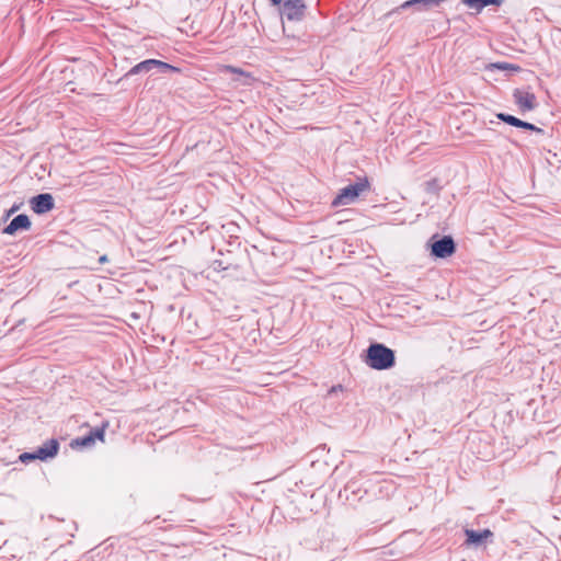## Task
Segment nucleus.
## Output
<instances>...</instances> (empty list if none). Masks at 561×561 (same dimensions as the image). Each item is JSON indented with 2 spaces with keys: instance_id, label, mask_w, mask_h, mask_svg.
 <instances>
[{
  "instance_id": "17",
  "label": "nucleus",
  "mask_w": 561,
  "mask_h": 561,
  "mask_svg": "<svg viewBox=\"0 0 561 561\" xmlns=\"http://www.w3.org/2000/svg\"><path fill=\"white\" fill-rule=\"evenodd\" d=\"M330 392H336V388H335V387H332V389L330 390Z\"/></svg>"
},
{
  "instance_id": "13",
  "label": "nucleus",
  "mask_w": 561,
  "mask_h": 561,
  "mask_svg": "<svg viewBox=\"0 0 561 561\" xmlns=\"http://www.w3.org/2000/svg\"><path fill=\"white\" fill-rule=\"evenodd\" d=\"M504 0H462V3L470 9H474L477 12H481L483 8L488 5L500 7Z\"/></svg>"
},
{
  "instance_id": "16",
  "label": "nucleus",
  "mask_w": 561,
  "mask_h": 561,
  "mask_svg": "<svg viewBox=\"0 0 561 561\" xmlns=\"http://www.w3.org/2000/svg\"><path fill=\"white\" fill-rule=\"evenodd\" d=\"M274 4H280L282 0H271Z\"/></svg>"
},
{
  "instance_id": "8",
  "label": "nucleus",
  "mask_w": 561,
  "mask_h": 561,
  "mask_svg": "<svg viewBox=\"0 0 561 561\" xmlns=\"http://www.w3.org/2000/svg\"><path fill=\"white\" fill-rule=\"evenodd\" d=\"M31 207L36 214H45L54 208V198L48 193H43L34 196L30 201Z\"/></svg>"
},
{
  "instance_id": "4",
  "label": "nucleus",
  "mask_w": 561,
  "mask_h": 561,
  "mask_svg": "<svg viewBox=\"0 0 561 561\" xmlns=\"http://www.w3.org/2000/svg\"><path fill=\"white\" fill-rule=\"evenodd\" d=\"M59 450V443L57 439L51 438L43 444L39 448H37L34 453H23L20 456V460L22 462H26L30 460H47L57 455Z\"/></svg>"
},
{
  "instance_id": "15",
  "label": "nucleus",
  "mask_w": 561,
  "mask_h": 561,
  "mask_svg": "<svg viewBox=\"0 0 561 561\" xmlns=\"http://www.w3.org/2000/svg\"><path fill=\"white\" fill-rule=\"evenodd\" d=\"M492 67L501 69V70H514V71L519 70L518 66L507 64V62L493 64Z\"/></svg>"
},
{
  "instance_id": "2",
  "label": "nucleus",
  "mask_w": 561,
  "mask_h": 561,
  "mask_svg": "<svg viewBox=\"0 0 561 561\" xmlns=\"http://www.w3.org/2000/svg\"><path fill=\"white\" fill-rule=\"evenodd\" d=\"M370 190V182L367 176L358 178L356 183L340 190L339 194L332 201V206H345L355 202L360 194Z\"/></svg>"
},
{
  "instance_id": "6",
  "label": "nucleus",
  "mask_w": 561,
  "mask_h": 561,
  "mask_svg": "<svg viewBox=\"0 0 561 561\" xmlns=\"http://www.w3.org/2000/svg\"><path fill=\"white\" fill-rule=\"evenodd\" d=\"M456 251V244L451 237L445 236L431 244V253L435 257L445 259L451 256Z\"/></svg>"
},
{
  "instance_id": "10",
  "label": "nucleus",
  "mask_w": 561,
  "mask_h": 561,
  "mask_svg": "<svg viewBox=\"0 0 561 561\" xmlns=\"http://www.w3.org/2000/svg\"><path fill=\"white\" fill-rule=\"evenodd\" d=\"M465 535L467 537V546H480L484 543L488 539H490L493 536V533L490 529H484L482 531L466 529Z\"/></svg>"
},
{
  "instance_id": "12",
  "label": "nucleus",
  "mask_w": 561,
  "mask_h": 561,
  "mask_svg": "<svg viewBox=\"0 0 561 561\" xmlns=\"http://www.w3.org/2000/svg\"><path fill=\"white\" fill-rule=\"evenodd\" d=\"M497 117L505 122L506 124L508 125H512V126H515V127H519V128H525V129H529V130H534V131H537V133H542V129L535 126L534 124H530V123H527V122H524L513 115H510V114H504V113H500L497 114Z\"/></svg>"
},
{
  "instance_id": "18",
  "label": "nucleus",
  "mask_w": 561,
  "mask_h": 561,
  "mask_svg": "<svg viewBox=\"0 0 561 561\" xmlns=\"http://www.w3.org/2000/svg\"><path fill=\"white\" fill-rule=\"evenodd\" d=\"M105 260H106V259H105V256H102V257L100 259V261H101V262H105Z\"/></svg>"
},
{
  "instance_id": "9",
  "label": "nucleus",
  "mask_w": 561,
  "mask_h": 561,
  "mask_svg": "<svg viewBox=\"0 0 561 561\" xmlns=\"http://www.w3.org/2000/svg\"><path fill=\"white\" fill-rule=\"evenodd\" d=\"M153 66L160 67V68H163L167 70H171V71H179V69L176 67L169 65L167 62L156 60V59H148V60L141 61V62L137 64L136 66H134L130 69L129 73L136 75L141 71H149Z\"/></svg>"
},
{
  "instance_id": "7",
  "label": "nucleus",
  "mask_w": 561,
  "mask_h": 561,
  "mask_svg": "<svg viewBox=\"0 0 561 561\" xmlns=\"http://www.w3.org/2000/svg\"><path fill=\"white\" fill-rule=\"evenodd\" d=\"M513 98L519 111L523 113L530 112L537 106V98L533 92L515 89Z\"/></svg>"
},
{
  "instance_id": "1",
  "label": "nucleus",
  "mask_w": 561,
  "mask_h": 561,
  "mask_svg": "<svg viewBox=\"0 0 561 561\" xmlns=\"http://www.w3.org/2000/svg\"><path fill=\"white\" fill-rule=\"evenodd\" d=\"M365 363L373 369L386 370L394 366V352L380 343H374L367 348Z\"/></svg>"
},
{
  "instance_id": "14",
  "label": "nucleus",
  "mask_w": 561,
  "mask_h": 561,
  "mask_svg": "<svg viewBox=\"0 0 561 561\" xmlns=\"http://www.w3.org/2000/svg\"><path fill=\"white\" fill-rule=\"evenodd\" d=\"M219 71L221 72H231L239 76L250 77V73L245 72L243 69L230 66V65H221L219 66Z\"/></svg>"
},
{
  "instance_id": "3",
  "label": "nucleus",
  "mask_w": 561,
  "mask_h": 561,
  "mask_svg": "<svg viewBox=\"0 0 561 561\" xmlns=\"http://www.w3.org/2000/svg\"><path fill=\"white\" fill-rule=\"evenodd\" d=\"M307 13L306 0H284L280 8V15L283 20L289 22H300Z\"/></svg>"
},
{
  "instance_id": "5",
  "label": "nucleus",
  "mask_w": 561,
  "mask_h": 561,
  "mask_svg": "<svg viewBox=\"0 0 561 561\" xmlns=\"http://www.w3.org/2000/svg\"><path fill=\"white\" fill-rule=\"evenodd\" d=\"M107 426L108 423L105 422L101 425V427L91 431L89 435L72 439L70 443V447L72 449H82L92 447L96 443V440L103 443L105 440V431Z\"/></svg>"
},
{
  "instance_id": "11",
  "label": "nucleus",
  "mask_w": 561,
  "mask_h": 561,
  "mask_svg": "<svg viewBox=\"0 0 561 561\" xmlns=\"http://www.w3.org/2000/svg\"><path fill=\"white\" fill-rule=\"evenodd\" d=\"M31 227L30 218L26 215H18L4 228L3 232L7 234H14L19 230H27Z\"/></svg>"
}]
</instances>
